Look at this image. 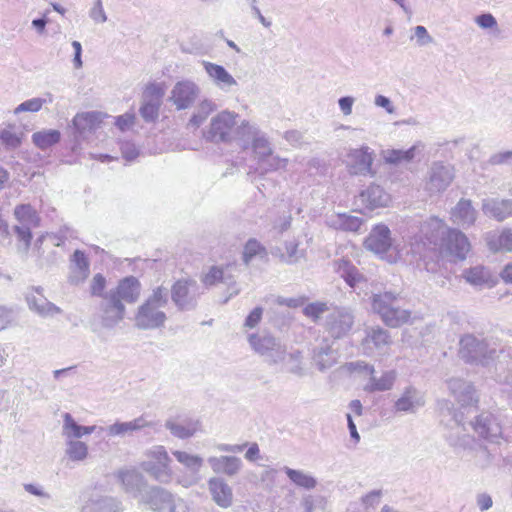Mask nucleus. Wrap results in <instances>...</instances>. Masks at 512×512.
Here are the masks:
<instances>
[{"mask_svg":"<svg viewBox=\"0 0 512 512\" xmlns=\"http://www.w3.org/2000/svg\"><path fill=\"white\" fill-rule=\"evenodd\" d=\"M477 503L482 511L489 509L492 506V499L487 494L479 495Z\"/></svg>","mask_w":512,"mask_h":512,"instance_id":"nucleus-47","label":"nucleus"},{"mask_svg":"<svg viewBox=\"0 0 512 512\" xmlns=\"http://www.w3.org/2000/svg\"><path fill=\"white\" fill-rule=\"evenodd\" d=\"M73 261L79 269L85 272L89 270V261L83 251L76 250L73 254Z\"/></svg>","mask_w":512,"mask_h":512,"instance_id":"nucleus-38","label":"nucleus"},{"mask_svg":"<svg viewBox=\"0 0 512 512\" xmlns=\"http://www.w3.org/2000/svg\"><path fill=\"white\" fill-rule=\"evenodd\" d=\"M263 309L261 307L254 308L247 316L245 320V326L247 328L256 327L262 319Z\"/></svg>","mask_w":512,"mask_h":512,"instance_id":"nucleus-35","label":"nucleus"},{"mask_svg":"<svg viewBox=\"0 0 512 512\" xmlns=\"http://www.w3.org/2000/svg\"><path fill=\"white\" fill-rule=\"evenodd\" d=\"M390 202V197L378 185H371L366 190L361 191L356 200L359 213H366L380 207H386Z\"/></svg>","mask_w":512,"mask_h":512,"instance_id":"nucleus-5","label":"nucleus"},{"mask_svg":"<svg viewBox=\"0 0 512 512\" xmlns=\"http://www.w3.org/2000/svg\"><path fill=\"white\" fill-rule=\"evenodd\" d=\"M95 118V115L92 113H85L81 115H77L74 118L75 123H81L82 121H92V119Z\"/></svg>","mask_w":512,"mask_h":512,"instance_id":"nucleus-55","label":"nucleus"},{"mask_svg":"<svg viewBox=\"0 0 512 512\" xmlns=\"http://www.w3.org/2000/svg\"><path fill=\"white\" fill-rule=\"evenodd\" d=\"M174 456L176 457V459L181 462V463H185V464H189L191 461H194L196 460L194 457L188 455L187 453L185 452H182V451H176L174 452Z\"/></svg>","mask_w":512,"mask_h":512,"instance_id":"nucleus-50","label":"nucleus"},{"mask_svg":"<svg viewBox=\"0 0 512 512\" xmlns=\"http://www.w3.org/2000/svg\"><path fill=\"white\" fill-rule=\"evenodd\" d=\"M205 118H206V116L198 117V116L194 115L191 118V123H193L195 126H198Z\"/></svg>","mask_w":512,"mask_h":512,"instance_id":"nucleus-62","label":"nucleus"},{"mask_svg":"<svg viewBox=\"0 0 512 512\" xmlns=\"http://www.w3.org/2000/svg\"><path fill=\"white\" fill-rule=\"evenodd\" d=\"M112 429L115 431V433L119 434V433H124L128 430H133L135 429V426L132 425L131 423H122V424H116L112 427Z\"/></svg>","mask_w":512,"mask_h":512,"instance_id":"nucleus-52","label":"nucleus"},{"mask_svg":"<svg viewBox=\"0 0 512 512\" xmlns=\"http://www.w3.org/2000/svg\"><path fill=\"white\" fill-rule=\"evenodd\" d=\"M476 23L482 28H492L496 25V20L491 14H482L476 18Z\"/></svg>","mask_w":512,"mask_h":512,"instance_id":"nucleus-41","label":"nucleus"},{"mask_svg":"<svg viewBox=\"0 0 512 512\" xmlns=\"http://www.w3.org/2000/svg\"><path fill=\"white\" fill-rule=\"evenodd\" d=\"M415 35L420 40H426V42L431 41V38L424 26H417L415 28Z\"/></svg>","mask_w":512,"mask_h":512,"instance_id":"nucleus-51","label":"nucleus"},{"mask_svg":"<svg viewBox=\"0 0 512 512\" xmlns=\"http://www.w3.org/2000/svg\"><path fill=\"white\" fill-rule=\"evenodd\" d=\"M487 245L493 252H512V229L505 228L489 234Z\"/></svg>","mask_w":512,"mask_h":512,"instance_id":"nucleus-9","label":"nucleus"},{"mask_svg":"<svg viewBox=\"0 0 512 512\" xmlns=\"http://www.w3.org/2000/svg\"><path fill=\"white\" fill-rule=\"evenodd\" d=\"M68 454L73 460H83L88 454V449L85 443L76 441L70 444Z\"/></svg>","mask_w":512,"mask_h":512,"instance_id":"nucleus-28","label":"nucleus"},{"mask_svg":"<svg viewBox=\"0 0 512 512\" xmlns=\"http://www.w3.org/2000/svg\"><path fill=\"white\" fill-rule=\"evenodd\" d=\"M376 104L381 106V107H385V108H388L389 105H390V101L388 98L384 97V96H378L376 98Z\"/></svg>","mask_w":512,"mask_h":512,"instance_id":"nucleus-59","label":"nucleus"},{"mask_svg":"<svg viewBox=\"0 0 512 512\" xmlns=\"http://www.w3.org/2000/svg\"><path fill=\"white\" fill-rule=\"evenodd\" d=\"M224 281V269L219 266H212L201 277V282L206 287L216 286Z\"/></svg>","mask_w":512,"mask_h":512,"instance_id":"nucleus-24","label":"nucleus"},{"mask_svg":"<svg viewBox=\"0 0 512 512\" xmlns=\"http://www.w3.org/2000/svg\"><path fill=\"white\" fill-rule=\"evenodd\" d=\"M74 65L76 68H80L82 66V61H81V54H76L75 53V56H74Z\"/></svg>","mask_w":512,"mask_h":512,"instance_id":"nucleus-63","label":"nucleus"},{"mask_svg":"<svg viewBox=\"0 0 512 512\" xmlns=\"http://www.w3.org/2000/svg\"><path fill=\"white\" fill-rule=\"evenodd\" d=\"M464 279L474 286H482L491 281L490 273L483 266L466 269L463 272Z\"/></svg>","mask_w":512,"mask_h":512,"instance_id":"nucleus-16","label":"nucleus"},{"mask_svg":"<svg viewBox=\"0 0 512 512\" xmlns=\"http://www.w3.org/2000/svg\"><path fill=\"white\" fill-rule=\"evenodd\" d=\"M337 272L351 287H354L362 279L356 267L347 260L337 262Z\"/></svg>","mask_w":512,"mask_h":512,"instance_id":"nucleus-18","label":"nucleus"},{"mask_svg":"<svg viewBox=\"0 0 512 512\" xmlns=\"http://www.w3.org/2000/svg\"><path fill=\"white\" fill-rule=\"evenodd\" d=\"M350 408L354 412L355 415L360 416L362 414L363 408H362V404L359 400L351 401Z\"/></svg>","mask_w":512,"mask_h":512,"instance_id":"nucleus-54","label":"nucleus"},{"mask_svg":"<svg viewBox=\"0 0 512 512\" xmlns=\"http://www.w3.org/2000/svg\"><path fill=\"white\" fill-rule=\"evenodd\" d=\"M159 102L145 103L140 108V114L146 121H154L158 117Z\"/></svg>","mask_w":512,"mask_h":512,"instance_id":"nucleus-30","label":"nucleus"},{"mask_svg":"<svg viewBox=\"0 0 512 512\" xmlns=\"http://www.w3.org/2000/svg\"><path fill=\"white\" fill-rule=\"evenodd\" d=\"M135 121H136V115L134 113H125L116 118L115 125L121 131H126L134 126Z\"/></svg>","mask_w":512,"mask_h":512,"instance_id":"nucleus-31","label":"nucleus"},{"mask_svg":"<svg viewBox=\"0 0 512 512\" xmlns=\"http://www.w3.org/2000/svg\"><path fill=\"white\" fill-rule=\"evenodd\" d=\"M286 250H287L288 258L294 257L297 252V244H295V243L287 244Z\"/></svg>","mask_w":512,"mask_h":512,"instance_id":"nucleus-57","label":"nucleus"},{"mask_svg":"<svg viewBox=\"0 0 512 512\" xmlns=\"http://www.w3.org/2000/svg\"><path fill=\"white\" fill-rule=\"evenodd\" d=\"M195 282L190 279L177 280L171 288V297L176 306L184 309L190 303V287Z\"/></svg>","mask_w":512,"mask_h":512,"instance_id":"nucleus-11","label":"nucleus"},{"mask_svg":"<svg viewBox=\"0 0 512 512\" xmlns=\"http://www.w3.org/2000/svg\"><path fill=\"white\" fill-rule=\"evenodd\" d=\"M373 155L368 147L352 149L347 154L346 167L351 175L371 173Z\"/></svg>","mask_w":512,"mask_h":512,"instance_id":"nucleus-6","label":"nucleus"},{"mask_svg":"<svg viewBox=\"0 0 512 512\" xmlns=\"http://www.w3.org/2000/svg\"><path fill=\"white\" fill-rule=\"evenodd\" d=\"M141 294L142 285L138 278L127 276L120 279L100 307L103 322L106 325H113L123 320L126 313L124 304H135Z\"/></svg>","mask_w":512,"mask_h":512,"instance_id":"nucleus-1","label":"nucleus"},{"mask_svg":"<svg viewBox=\"0 0 512 512\" xmlns=\"http://www.w3.org/2000/svg\"><path fill=\"white\" fill-rule=\"evenodd\" d=\"M197 87L190 82H178L172 90L171 100L177 109L188 108L196 99Z\"/></svg>","mask_w":512,"mask_h":512,"instance_id":"nucleus-8","label":"nucleus"},{"mask_svg":"<svg viewBox=\"0 0 512 512\" xmlns=\"http://www.w3.org/2000/svg\"><path fill=\"white\" fill-rule=\"evenodd\" d=\"M366 249L386 258L387 252L392 248V239L389 228L384 224L374 226L364 241Z\"/></svg>","mask_w":512,"mask_h":512,"instance_id":"nucleus-4","label":"nucleus"},{"mask_svg":"<svg viewBox=\"0 0 512 512\" xmlns=\"http://www.w3.org/2000/svg\"><path fill=\"white\" fill-rule=\"evenodd\" d=\"M351 326L352 318L347 317V320H343L340 322L334 321L333 323H331L329 330L333 337L340 338L349 331Z\"/></svg>","mask_w":512,"mask_h":512,"instance_id":"nucleus-27","label":"nucleus"},{"mask_svg":"<svg viewBox=\"0 0 512 512\" xmlns=\"http://www.w3.org/2000/svg\"><path fill=\"white\" fill-rule=\"evenodd\" d=\"M220 462L224 471L229 475L234 474L239 468V460L234 457H222Z\"/></svg>","mask_w":512,"mask_h":512,"instance_id":"nucleus-36","label":"nucleus"},{"mask_svg":"<svg viewBox=\"0 0 512 512\" xmlns=\"http://www.w3.org/2000/svg\"><path fill=\"white\" fill-rule=\"evenodd\" d=\"M343 225L348 230L358 231L362 225V220L357 217L347 216L343 221Z\"/></svg>","mask_w":512,"mask_h":512,"instance_id":"nucleus-42","label":"nucleus"},{"mask_svg":"<svg viewBox=\"0 0 512 512\" xmlns=\"http://www.w3.org/2000/svg\"><path fill=\"white\" fill-rule=\"evenodd\" d=\"M442 174H444V176H445V179H443V181L448 183L450 181L451 177H450L448 171H446L445 168L442 166H439L434 169L433 174L431 175V182L434 183L438 178H440L442 176Z\"/></svg>","mask_w":512,"mask_h":512,"instance_id":"nucleus-45","label":"nucleus"},{"mask_svg":"<svg viewBox=\"0 0 512 512\" xmlns=\"http://www.w3.org/2000/svg\"><path fill=\"white\" fill-rule=\"evenodd\" d=\"M234 124V117L230 113H221L217 117H215L212 121V131L213 133L219 134L221 139L225 138V135L228 134V131Z\"/></svg>","mask_w":512,"mask_h":512,"instance_id":"nucleus-19","label":"nucleus"},{"mask_svg":"<svg viewBox=\"0 0 512 512\" xmlns=\"http://www.w3.org/2000/svg\"><path fill=\"white\" fill-rule=\"evenodd\" d=\"M490 212L491 215L498 221H502L509 217L506 209L504 208L503 200L501 202L495 203Z\"/></svg>","mask_w":512,"mask_h":512,"instance_id":"nucleus-39","label":"nucleus"},{"mask_svg":"<svg viewBox=\"0 0 512 512\" xmlns=\"http://www.w3.org/2000/svg\"><path fill=\"white\" fill-rule=\"evenodd\" d=\"M265 254V247L258 240L252 238L244 245L242 258L245 264H249L255 256Z\"/></svg>","mask_w":512,"mask_h":512,"instance_id":"nucleus-22","label":"nucleus"},{"mask_svg":"<svg viewBox=\"0 0 512 512\" xmlns=\"http://www.w3.org/2000/svg\"><path fill=\"white\" fill-rule=\"evenodd\" d=\"M445 246L451 256L464 260L471 250L467 237L460 231L451 229L447 232Z\"/></svg>","mask_w":512,"mask_h":512,"instance_id":"nucleus-7","label":"nucleus"},{"mask_svg":"<svg viewBox=\"0 0 512 512\" xmlns=\"http://www.w3.org/2000/svg\"><path fill=\"white\" fill-rule=\"evenodd\" d=\"M107 287L105 276L98 273L95 274L90 283V293L92 296L103 297Z\"/></svg>","mask_w":512,"mask_h":512,"instance_id":"nucleus-25","label":"nucleus"},{"mask_svg":"<svg viewBox=\"0 0 512 512\" xmlns=\"http://www.w3.org/2000/svg\"><path fill=\"white\" fill-rule=\"evenodd\" d=\"M286 474L293 483L305 489H312L316 485V481L313 477L301 471L287 468Z\"/></svg>","mask_w":512,"mask_h":512,"instance_id":"nucleus-23","label":"nucleus"},{"mask_svg":"<svg viewBox=\"0 0 512 512\" xmlns=\"http://www.w3.org/2000/svg\"><path fill=\"white\" fill-rule=\"evenodd\" d=\"M209 489L213 500L221 507L227 508L231 505L233 495L231 488L220 479L213 478L209 481Z\"/></svg>","mask_w":512,"mask_h":512,"instance_id":"nucleus-10","label":"nucleus"},{"mask_svg":"<svg viewBox=\"0 0 512 512\" xmlns=\"http://www.w3.org/2000/svg\"><path fill=\"white\" fill-rule=\"evenodd\" d=\"M502 280L506 283H512V262L507 264L500 273Z\"/></svg>","mask_w":512,"mask_h":512,"instance_id":"nucleus-49","label":"nucleus"},{"mask_svg":"<svg viewBox=\"0 0 512 512\" xmlns=\"http://www.w3.org/2000/svg\"><path fill=\"white\" fill-rule=\"evenodd\" d=\"M413 407V401L410 396L404 395L401 398H399L395 403V408L397 411H409Z\"/></svg>","mask_w":512,"mask_h":512,"instance_id":"nucleus-40","label":"nucleus"},{"mask_svg":"<svg viewBox=\"0 0 512 512\" xmlns=\"http://www.w3.org/2000/svg\"><path fill=\"white\" fill-rule=\"evenodd\" d=\"M32 24L39 32H43L46 21L44 19H35L33 20Z\"/></svg>","mask_w":512,"mask_h":512,"instance_id":"nucleus-58","label":"nucleus"},{"mask_svg":"<svg viewBox=\"0 0 512 512\" xmlns=\"http://www.w3.org/2000/svg\"><path fill=\"white\" fill-rule=\"evenodd\" d=\"M153 457H155L159 463H161L164 467H167L169 462V457L167 452L164 449H159L152 453Z\"/></svg>","mask_w":512,"mask_h":512,"instance_id":"nucleus-48","label":"nucleus"},{"mask_svg":"<svg viewBox=\"0 0 512 512\" xmlns=\"http://www.w3.org/2000/svg\"><path fill=\"white\" fill-rule=\"evenodd\" d=\"M208 75L219 85L233 86L236 84L235 79L224 69V67L207 62L204 64Z\"/></svg>","mask_w":512,"mask_h":512,"instance_id":"nucleus-14","label":"nucleus"},{"mask_svg":"<svg viewBox=\"0 0 512 512\" xmlns=\"http://www.w3.org/2000/svg\"><path fill=\"white\" fill-rule=\"evenodd\" d=\"M0 139L10 147H17L21 143L20 137L12 129H3L0 132Z\"/></svg>","mask_w":512,"mask_h":512,"instance_id":"nucleus-32","label":"nucleus"},{"mask_svg":"<svg viewBox=\"0 0 512 512\" xmlns=\"http://www.w3.org/2000/svg\"><path fill=\"white\" fill-rule=\"evenodd\" d=\"M72 46H73L74 51H75V53H76V54H81V52H82V47H81L80 42H78V41H73V42H72Z\"/></svg>","mask_w":512,"mask_h":512,"instance_id":"nucleus-61","label":"nucleus"},{"mask_svg":"<svg viewBox=\"0 0 512 512\" xmlns=\"http://www.w3.org/2000/svg\"><path fill=\"white\" fill-rule=\"evenodd\" d=\"M167 304V290L153 289L152 294L142 303L135 314L136 325L142 329H154L164 325L166 315L161 308Z\"/></svg>","mask_w":512,"mask_h":512,"instance_id":"nucleus-2","label":"nucleus"},{"mask_svg":"<svg viewBox=\"0 0 512 512\" xmlns=\"http://www.w3.org/2000/svg\"><path fill=\"white\" fill-rule=\"evenodd\" d=\"M64 430L69 436L80 438L85 434H90L94 431V427H85L78 425L70 414L64 416Z\"/></svg>","mask_w":512,"mask_h":512,"instance_id":"nucleus-21","label":"nucleus"},{"mask_svg":"<svg viewBox=\"0 0 512 512\" xmlns=\"http://www.w3.org/2000/svg\"><path fill=\"white\" fill-rule=\"evenodd\" d=\"M347 421H348V427L350 430L351 436L356 440L359 441L360 437L356 429V425L354 424L352 417L350 414L347 415Z\"/></svg>","mask_w":512,"mask_h":512,"instance_id":"nucleus-53","label":"nucleus"},{"mask_svg":"<svg viewBox=\"0 0 512 512\" xmlns=\"http://www.w3.org/2000/svg\"><path fill=\"white\" fill-rule=\"evenodd\" d=\"M413 152H414V148L407 150V151L393 150L390 152L388 160L390 162H394V163L401 162V161H409L414 156Z\"/></svg>","mask_w":512,"mask_h":512,"instance_id":"nucleus-34","label":"nucleus"},{"mask_svg":"<svg viewBox=\"0 0 512 512\" xmlns=\"http://www.w3.org/2000/svg\"><path fill=\"white\" fill-rule=\"evenodd\" d=\"M394 380L395 373L387 372L384 373L379 379L372 378L365 389L369 392L389 390L392 388Z\"/></svg>","mask_w":512,"mask_h":512,"instance_id":"nucleus-20","label":"nucleus"},{"mask_svg":"<svg viewBox=\"0 0 512 512\" xmlns=\"http://www.w3.org/2000/svg\"><path fill=\"white\" fill-rule=\"evenodd\" d=\"M389 333L381 327L372 328L367 331L365 337L362 340V346L365 349H380L390 344Z\"/></svg>","mask_w":512,"mask_h":512,"instance_id":"nucleus-12","label":"nucleus"},{"mask_svg":"<svg viewBox=\"0 0 512 512\" xmlns=\"http://www.w3.org/2000/svg\"><path fill=\"white\" fill-rule=\"evenodd\" d=\"M31 226L15 227V232L20 241H22L26 247H28L32 240Z\"/></svg>","mask_w":512,"mask_h":512,"instance_id":"nucleus-37","label":"nucleus"},{"mask_svg":"<svg viewBox=\"0 0 512 512\" xmlns=\"http://www.w3.org/2000/svg\"><path fill=\"white\" fill-rule=\"evenodd\" d=\"M44 102H45V100H43L41 98H33V99L26 100L16 108L15 112L16 113L23 112V111L37 112L42 108Z\"/></svg>","mask_w":512,"mask_h":512,"instance_id":"nucleus-29","label":"nucleus"},{"mask_svg":"<svg viewBox=\"0 0 512 512\" xmlns=\"http://www.w3.org/2000/svg\"><path fill=\"white\" fill-rule=\"evenodd\" d=\"M266 339L261 338L260 336L253 334L249 337V343L250 345L256 350L257 352H263V342H265Z\"/></svg>","mask_w":512,"mask_h":512,"instance_id":"nucleus-43","label":"nucleus"},{"mask_svg":"<svg viewBox=\"0 0 512 512\" xmlns=\"http://www.w3.org/2000/svg\"><path fill=\"white\" fill-rule=\"evenodd\" d=\"M327 310H328V307H327L326 303L314 302V303L308 304L303 309V313L308 318H311L313 320H317Z\"/></svg>","mask_w":512,"mask_h":512,"instance_id":"nucleus-26","label":"nucleus"},{"mask_svg":"<svg viewBox=\"0 0 512 512\" xmlns=\"http://www.w3.org/2000/svg\"><path fill=\"white\" fill-rule=\"evenodd\" d=\"M14 216L23 226L38 227L40 225V217L30 204L17 205Z\"/></svg>","mask_w":512,"mask_h":512,"instance_id":"nucleus-13","label":"nucleus"},{"mask_svg":"<svg viewBox=\"0 0 512 512\" xmlns=\"http://www.w3.org/2000/svg\"><path fill=\"white\" fill-rule=\"evenodd\" d=\"M353 99L351 97H343L339 100V106L345 115L352 112Z\"/></svg>","mask_w":512,"mask_h":512,"instance_id":"nucleus-44","label":"nucleus"},{"mask_svg":"<svg viewBox=\"0 0 512 512\" xmlns=\"http://www.w3.org/2000/svg\"><path fill=\"white\" fill-rule=\"evenodd\" d=\"M60 137L58 130H43L35 132L32 135V141L38 148L45 150L58 143Z\"/></svg>","mask_w":512,"mask_h":512,"instance_id":"nucleus-15","label":"nucleus"},{"mask_svg":"<svg viewBox=\"0 0 512 512\" xmlns=\"http://www.w3.org/2000/svg\"><path fill=\"white\" fill-rule=\"evenodd\" d=\"M504 208L506 209L508 216H512V200H503Z\"/></svg>","mask_w":512,"mask_h":512,"instance_id":"nucleus-60","label":"nucleus"},{"mask_svg":"<svg viewBox=\"0 0 512 512\" xmlns=\"http://www.w3.org/2000/svg\"><path fill=\"white\" fill-rule=\"evenodd\" d=\"M8 178V172L4 168L0 167V189L4 187L5 183L8 181Z\"/></svg>","mask_w":512,"mask_h":512,"instance_id":"nucleus-56","label":"nucleus"},{"mask_svg":"<svg viewBox=\"0 0 512 512\" xmlns=\"http://www.w3.org/2000/svg\"><path fill=\"white\" fill-rule=\"evenodd\" d=\"M144 93L147 98L160 100L165 93V87L162 84L150 83L145 87Z\"/></svg>","mask_w":512,"mask_h":512,"instance_id":"nucleus-33","label":"nucleus"},{"mask_svg":"<svg viewBox=\"0 0 512 512\" xmlns=\"http://www.w3.org/2000/svg\"><path fill=\"white\" fill-rule=\"evenodd\" d=\"M452 216L459 222L469 224L474 223L476 214L472 207L471 201L465 199L460 200L457 206L454 208Z\"/></svg>","mask_w":512,"mask_h":512,"instance_id":"nucleus-17","label":"nucleus"},{"mask_svg":"<svg viewBox=\"0 0 512 512\" xmlns=\"http://www.w3.org/2000/svg\"><path fill=\"white\" fill-rule=\"evenodd\" d=\"M260 456V450L256 443L250 445L248 450L246 451L245 458L249 461H255Z\"/></svg>","mask_w":512,"mask_h":512,"instance_id":"nucleus-46","label":"nucleus"},{"mask_svg":"<svg viewBox=\"0 0 512 512\" xmlns=\"http://www.w3.org/2000/svg\"><path fill=\"white\" fill-rule=\"evenodd\" d=\"M396 296L389 292L375 294L372 297V310L378 314L383 323L397 328L410 322L411 312L401 309L395 304Z\"/></svg>","mask_w":512,"mask_h":512,"instance_id":"nucleus-3","label":"nucleus"},{"mask_svg":"<svg viewBox=\"0 0 512 512\" xmlns=\"http://www.w3.org/2000/svg\"><path fill=\"white\" fill-rule=\"evenodd\" d=\"M95 159L99 160V161H102V162H105V161H112L113 160V157L109 156V155H98L95 157Z\"/></svg>","mask_w":512,"mask_h":512,"instance_id":"nucleus-64","label":"nucleus"}]
</instances>
